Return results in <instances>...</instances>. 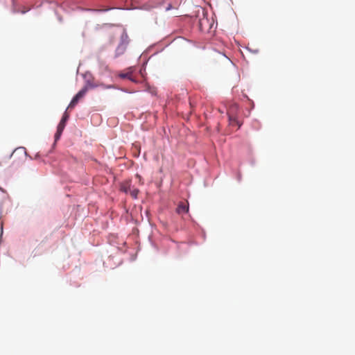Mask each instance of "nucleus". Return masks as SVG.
I'll list each match as a JSON object with an SVG mask.
<instances>
[{
  "label": "nucleus",
  "instance_id": "0eeeda50",
  "mask_svg": "<svg viewBox=\"0 0 355 355\" xmlns=\"http://www.w3.org/2000/svg\"><path fill=\"white\" fill-rule=\"evenodd\" d=\"M100 85V84H98V83H93L92 82H90L89 80H87V85L85 87H87V89H92V88H95V87H97Z\"/></svg>",
  "mask_w": 355,
  "mask_h": 355
},
{
  "label": "nucleus",
  "instance_id": "423d86ee",
  "mask_svg": "<svg viewBox=\"0 0 355 355\" xmlns=\"http://www.w3.org/2000/svg\"><path fill=\"white\" fill-rule=\"evenodd\" d=\"M229 121H230V124L231 125H238V128H239L241 125H242V123H241L239 121L237 120V119L234 116H229Z\"/></svg>",
  "mask_w": 355,
  "mask_h": 355
},
{
  "label": "nucleus",
  "instance_id": "7ed1b4c3",
  "mask_svg": "<svg viewBox=\"0 0 355 355\" xmlns=\"http://www.w3.org/2000/svg\"><path fill=\"white\" fill-rule=\"evenodd\" d=\"M87 91V87H84L80 91H79L76 95L72 98L71 101L70 102L67 109H72L78 103V101L82 98L86 94Z\"/></svg>",
  "mask_w": 355,
  "mask_h": 355
},
{
  "label": "nucleus",
  "instance_id": "6e6552de",
  "mask_svg": "<svg viewBox=\"0 0 355 355\" xmlns=\"http://www.w3.org/2000/svg\"><path fill=\"white\" fill-rule=\"evenodd\" d=\"M139 191L138 189L137 188H135V187H132L131 191H130V193L131 195V196L134 198H137V195L139 193Z\"/></svg>",
  "mask_w": 355,
  "mask_h": 355
},
{
  "label": "nucleus",
  "instance_id": "20e7f679",
  "mask_svg": "<svg viewBox=\"0 0 355 355\" xmlns=\"http://www.w3.org/2000/svg\"><path fill=\"white\" fill-rule=\"evenodd\" d=\"M176 211L179 214L187 213L189 211V204L180 202L176 209Z\"/></svg>",
  "mask_w": 355,
  "mask_h": 355
},
{
  "label": "nucleus",
  "instance_id": "f257e3e1",
  "mask_svg": "<svg viewBox=\"0 0 355 355\" xmlns=\"http://www.w3.org/2000/svg\"><path fill=\"white\" fill-rule=\"evenodd\" d=\"M129 37L125 30L123 31L122 34L121 35L120 43L119 44L116 51L115 56L118 57L124 53L126 50L127 46L129 44Z\"/></svg>",
  "mask_w": 355,
  "mask_h": 355
},
{
  "label": "nucleus",
  "instance_id": "f03ea898",
  "mask_svg": "<svg viewBox=\"0 0 355 355\" xmlns=\"http://www.w3.org/2000/svg\"><path fill=\"white\" fill-rule=\"evenodd\" d=\"M69 115L67 112V110H66L64 112L59 124L58 125L57 132L55 134V141H57L60 139V137L65 128L66 123H67V120L69 119Z\"/></svg>",
  "mask_w": 355,
  "mask_h": 355
},
{
  "label": "nucleus",
  "instance_id": "9d476101",
  "mask_svg": "<svg viewBox=\"0 0 355 355\" xmlns=\"http://www.w3.org/2000/svg\"><path fill=\"white\" fill-rule=\"evenodd\" d=\"M106 88H111L112 86H107V87H105Z\"/></svg>",
  "mask_w": 355,
  "mask_h": 355
},
{
  "label": "nucleus",
  "instance_id": "39448f33",
  "mask_svg": "<svg viewBox=\"0 0 355 355\" xmlns=\"http://www.w3.org/2000/svg\"><path fill=\"white\" fill-rule=\"evenodd\" d=\"M132 188L131 181L130 180L125 181L121 184V190L125 193H130Z\"/></svg>",
  "mask_w": 355,
  "mask_h": 355
},
{
  "label": "nucleus",
  "instance_id": "1a4fd4ad",
  "mask_svg": "<svg viewBox=\"0 0 355 355\" xmlns=\"http://www.w3.org/2000/svg\"><path fill=\"white\" fill-rule=\"evenodd\" d=\"M119 76L121 78H129V79L132 80L131 78H130V76H131V73H121L119 75Z\"/></svg>",
  "mask_w": 355,
  "mask_h": 355
}]
</instances>
